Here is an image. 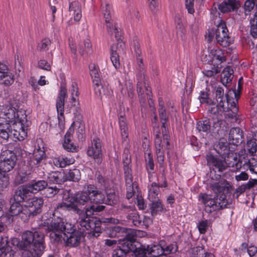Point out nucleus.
<instances>
[{"mask_svg":"<svg viewBox=\"0 0 257 257\" xmlns=\"http://www.w3.org/2000/svg\"><path fill=\"white\" fill-rule=\"evenodd\" d=\"M47 230L52 243L59 244L64 242L69 247L79 245L83 235L71 224L66 223L64 218L58 217L47 222Z\"/></svg>","mask_w":257,"mask_h":257,"instance_id":"obj_1","label":"nucleus"},{"mask_svg":"<svg viewBox=\"0 0 257 257\" xmlns=\"http://www.w3.org/2000/svg\"><path fill=\"white\" fill-rule=\"evenodd\" d=\"M13 241L23 250L22 257H40L45 248L44 234L39 231H26L22 234L21 241L14 239Z\"/></svg>","mask_w":257,"mask_h":257,"instance_id":"obj_2","label":"nucleus"},{"mask_svg":"<svg viewBox=\"0 0 257 257\" xmlns=\"http://www.w3.org/2000/svg\"><path fill=\"white\" fill-rule=\"evenodd\" d=\"M22 122L17 125L11 123H0V138L4 141L8 142L12 139L15 141H21L25 139L27 136V129L23 126Z\"/></svg>","mask_w":257,"mask_h":257,"instance_id":"obj_3","label":"nucleus"},{"mask_svg":"<svg viewBox=\"0 0 257 257\" xmlns=\"http://www.w3.org/2000/svg\"><path fill=\"white\" fill-rule=\"evenodd\" d=\"M75 203L84 205L89 201L96 203L102 201L103 198L102 192L98 190L94 185H87L84 187V190L81 193L77 194L75 196H72Z\"/></svg>","mask_w":257,"mask_h":257,"instance_id":"obj_4","label":"nucleus"},{"mask_svg":"<svg viewBox=\"0 0 257 257\" xmlns=\"http://www.w3.org/2000/svg\"><path fill=\"white\" fill-rule=\"evenodd\" d=\"M1 114L6 119V123L17 125L19 122H23L25 128L28 125L25 110H19L15 107L7 106L2 109Z\"/></svg>","mask_w":257,"mask_h":257,"instance_id":"obj_5","label":"nucleus"},{"mask_svg":"<svg viewBox=\"0 0 257 257\" xmlns=\"http://www.w3.org/2000/svg\"><path fill=\"white\" fill-rule=\"evenodd\" d=\"M199 197L204 205L205 211L208 213L222 209L227 206V201L223 194H222L219 199L212 198L210 195L205 193L200 194Z\"/></svg>","mask_w":257,"mask_h":257,"instance_id":"obj_6","label":"nucleus"},{"mask_svg":"<svg viewBox=\"0 0 257 257\" xmlns=\"http://www.w3.org/2000/svg\"><path fill=\"white\" fill-rule=\"evenodd\" d=\"M78 224L80 229L82 230H90L88 237L89 238L97 237L101 233L100 222L96 219L86 217L84 216L79 215Z\"/></svg>","mask_w":257,"mask_h":257,"instance_id":"obj_7","label":"nucleus"},{"mask_svg":"<svg viewBox=\"0 0 257 257\" xmlns=\"http://www.w3.org/2000/svg\"><path fill=\"white\" fill-rule=\"evenodd\" d=\"M224 160H221L212 154L209 153L206 155V160L207 164L209 167L215 171H217L219 172H222L225 170L227 167H234V165L237 166V162L232 160L223 158Z\"/></svg>","mask_w":257,"mask_h":257,"instance_id":"obj_8","label":"nucleus"},{"mask_svg":"<svg viewBox=\"0 0 257 257\" xmlns=\"http://www.w3.org/2000/svg\"><path fill=\"white\" fill-rule=\"evenodd\" d=\"M59 210L73 211L77 214H80L81 213L80 209L78 208L77 204L75 203L74 200L73 199L72 196H69L67 198H64L61 202L57 204L53 213L52 220H53L55 218H57L58 217L63 218L62 215H58V213Z\"/></svg>","mask_w":257,"mask_h":257,"instance_id":"obj_9","label":"nucleus"},{"mask_svg":"<svg viewBox=\"0 0 257 257\" xmlns=\"http://www.w3.org/2000/svg\"><path fill=\"white\" fill-rule=\"evenodd\" d=\"M44 201L42 198L33 197L29 199L25 205L24 210L25 218L28 217V219L30 216H34L40 213L42 211V207L43 205Z\"/></svg>","mask_w":257,"mask_h":257,"instance_id":"obj_10","label":"nucleus"},{"mask_svg":"<svg viewBox=\"0 0 257 257\" xmlns=\"http://www.w3.org/2000/svg\"><path fill=\"white\" fill-rule=\"evenodd\" d=\"M1 158L0 172H9L14 169L17 160L15 153L6 150L2 153Z\"/></svg>","mask_w":257,"mask_h":257,"instance_id":"obj_11","label":"nucleus"},{"mask_svg":"<svg viewBox=\"0 0 257 257\" xmlns=\"http://www.w3.org/2000/svg\"><path fill=\"white\" fill-rule=\"evenodd\" d=\"M228 33V30L224 22H221L217 25L215 35V39L218 44L226 47L231 43L232 40Z\"/></svg>","mask_w":257,"mask_h":257,"instance_id":"obj_12","label":"nucleus"},{"mask_svg":"<svg viewBox=\"0 0 257 257\" xmlns=\"http://www.w3.org/2000/svg\"><path fill=\"white\" fill-rule=\"evenodd\" d=\"M89 69L95 94L99 97H101L102 94L107 95L108 94L105 91L102 86L98 69L94 64L91 65L89 66Z\"/></svg>","mask_w":257,"mask_h":257,"instance_id":"obj_13","label":"nucleus"},{"mask_svg":"<svg viewBox=\"0 0 257 257\" xmlns=\"http://www.w3.org/2000/svg\"><path fill=\"white\" fill-rule=\"evenodd\" d=\"M229 143L224 138L220 139L218 143L214 146V149L222 158H226L237 162V158L229 148Z\"/></svg>","mask_w":257,"mask_h":257,"instance_id":"obj_14","label":"nucleus"},{"mask_svg":"<svg viewBox=\"0 0 257 257\" xmlns=\"http://www.w3.org/2000/svg\"><path fill=\"white\" fill-rule=\"evenodd\" d=\"M229 143L224 138L220 139L218 143L214 146V149L222 158H226L237 162V158L229 148Z\"/></svg>","mask_w":257,"mask_h":257,"instance_id":"obj_15","label":"nucleus"},{"mask_svg":"<svg viewBox=\"0 0 257 257\" xmlns=\"http://www.w3.org/2000/svg\"><path fill=\"white\" fill-rule=\"evenodd\" d=\"M136 238V232L134 230L132 232H130L129 234H126L122 239L118 240V249H121L126 254L130 251H132L134 249V243Z\"/></svg>","mask_w":257,"mask_h":257,"instance_id":"obj_16","label":"nucleus"},{"mask_svg":"<svg viewBox=\"0 0 257 257\" xmlns=\"http://www.w3.org/2000/svg\"><path fill=\"white\" fill-rule=\"evenodd\" d=\"M67 96V91L66 87L61 86L60 90L59 92L58 96L56 100V108L58 113V118L59 123L63 124L64 119V111L65 99Z\"/></svg>","mask_w":257,"mask_h":257,"instance_id":"obj_17","label":"nucleus"},{"mask_svg":"<svg viewBox=\"0 0 257 257\" xmlns=\"http://www.w3.org/2000/svg\"><path fill=\"white\" fill-rule=\"evenodd\" d=\"M87 154L89 156L92 157L96 160L97 164H100L101 163V146L99 139L97 138L93 140L91 146L88 149Z\"/></svg>","mask_w":257,"mask_h":257,"instance_id":"obj_18","label":"nucleus"},{"mask_svg":"<svg viewBox=\"0 0 257 257\" xmlns=\"http://www.w3.org/2000/svg\"><path fill=\"white\" fill-rule=\"evenodd\" d=\"M30 193H32L27 184L22 185L16 190L13 197L10 199V203L12 201L23 202L27 199Z\"/></svg>","mask_w":257,"mask_h":257,"instance_id":"obj_19","label":"nucleus"},{"mask_svg":"<svg viewBox=\"0 0 257 257\" xmlns=\"http://www.w3.org/2000/svg\"><path fill=\"white\" fill-rule=\"evenodd\" d=\"M160 133L156 131L155 138V144L156 149V155L158 163L162 165L164 163V155L163 144L160 136Z\"/></svg>","mask_w":257,"mask_h":257,"instance_id":"obj_20","label":"nucleus"},{"mask_svg":"<svg viewBox=\"0 0 257 257\" xmlns=\"http://www.w3.org/2000/svg\"><path fill=\"white\" fill-rule=\"evenodd\" d=\"M240 7L239 1L227 0L219 5L218 8L222 13H228L237 10Z\"/></svg>","mask_w":257,"mask_h":257,"instance_id":"obj_21","label":"nucleus"},{"mask_svg":"<svg viewBox=\"0 0 257 257\" xmlns=\"http://www.w3.org/2000/svg\"><path fill=\"white\" fill-rule=\"evenodd\" d=\"M229 143L237 145L243 141L242 132L239 127H232L229 133Z\"/></svg>","mask_w":257,"mask_h":257,"instance_id":"obj_22","label":"nucleus"},{"mask_svg":"<svg viewBox=\"0 0 257 257\" xmlns=\"http://www.w3.org/2000/svg\"><path fill=\"white\" fill-rule=\"evenodd\" d=\"M11 206L10 208V212L11 215L13 216H19L24 221H26L28 220V217L27 216L25 218L24 210L25 208V206H22L20 204V202L17 201H12L11 203Z\"/></svg>","mask_w":257,"mask_h":257,"instance_id":"obj_23","label":"nucleus"},{"mask_svg":"<svg viewBox=\"0 0 257 257\" xmlns=\"http://www.w3.org/2000/svg\"><path fill=\"white\" fill-rule=\"evenodd\" d=\"M27 185L31 193L35 194L46 188L48 186V182L44 180H33Z\"/></svg>","mask_w":257,"mask_h":257,"instance_id":"obj_24","label":"nucleus"},{"mask_svg":"<svg viewBox=\"0 0 257 257\" xmlns=\"http://www.w3.org/2000/svg\"><path fill=\"white\" fill-rule=\"evenodd\" d=\"M69 12L70 15L73 16L75 21H80L82 17L81 8L78 2L75 1L70 4Z\"/></svg>","mask_w":257,"mask_h":257,"instance_id":"obj_25","label":"nucleus"},{"mask_svg":"<svg viewBox=\"0 0 257 257\" xmlns=\"http://www.w3.org/2000/svg\"><path fill=\"white\" fill-rule=\"evenodd\" d=\"M133 230L130 228L116 226L112 227L110 230V236L112 237H124Z\"/></svg>","mask_w":257,"mask_h":257,"instance_id":"obj_26","label":"nucleus"},{"mask_svg":"<svg viewBox=\"0 0 257 257\" xmlns=\"http://www.w3.org/2000/svg\"><path fill=\"white\" fill-rule=\"evenodd\" d=\"M233 70L230 66H227L223 69L221 73V81L225 86L231 83L233 78Z\"/></svg>","mask_w":257,"mask_h":257,"instance_id":"obj_27","label":"nucleus"},{"mask_svg":"<svg viewBox=\"0 0 257 257\" xmlns=\"http://www.w3.org/2000/svg\"><path fill=\"white\" fill-rule=\"evenodd\" d=\"M159 115L160 121L162 124V127L166 130V123L169 119V116L164 107V103L161 98L159 99Z\"/></svg>","mask_w":257,"mask_h":257,"instance_id":"obj_28","label":"nucleus"},{"mask_svg":"<svg viewBox=\"0 0 257 257\" xmlns=\"http://www.w3.org/2000/svg\"><path fill=\"white\" fill-rule=\"evenodd\" d=\"M167 183L166 182L160 186L158 185L156 183L153 182L151 186L149 188L148 199L150 201H154L158 200V194L160 192V187H166Z\"/></svg>","mask_w":257,"mask_h":257,"instance_id":"obj_29","label":"nucleus"},{"mask_svg":"<svg viewBox=\"0 0 257 257\" xmlns=\"http://www.w3.org/2000/svg\"><path fill=\"white\" fill-rule=\"evenodd\" d=\"M54 165L56 167L64 168L74 163V159L72 158H68L63 156L55 157L53 160Z\"/></svg>","mask_w":257,"mask_h":257,"instance_id":"obj_30","label":"nucleus"},{"mask_svg":"<svg viewBox=\"0 0 257 257\" xmlns=\"http://www.w3.org/2000/svg\"><path fill=\"white\" fill-rule=\"evenodd\" d=\"M49 183L62 184L64 182L63 172L54 171L50 172L47 176Z\"/></svg>","mask_w":257,"mask_h":257,"instance_id":"obj_31","label":"nucleus"},{"mask_svg":"<svg viewBox=\"0 0 257 257\" xmlns=\"http://www.w3.org/2000/svg\"><path fill=\"white\" fill-rule=\"evenodd\" d=\"M73 132L74 128L71 126L69 128L65 136L64 142L63 144V146L65 149L68 151H73L76 149V147L71 143V139L72 138V135Z\"/></svg>","mask_w":257,"mask_h":257,"instance_id":"obj_32","label":"nucleus"},{"mask_svg":"<svg viewBox=\"0 0 257 257\" xmlns=\"http://www.w3.org/2000/svg\"><path fill=\"white\" fill-rule=\"evenodd\" d=\"M64 182L67 181L78 182L80 179V172L79 170L74 169L63 172Z\"/></svg>","mask_w":257,"mask_h":257,"instance_id":"obj_33","label":"nucleus"},{"mask_svg":"<svg viewBox=\"0 0 257 257\" xmlns=\"http://www.w3.org/2000/svg\"><path fill=\"white\" fill-rule=\"evenodd\" d=\"M147 246H149V247H147L148 254L151 256L157 257L164 253L162 243L160 245H147Z\"/></svg>","mask_w":257,"mask_h":257,"instance_id":"obj_34","label":"nucleus"},{"mask_svg":"<svg viewBox=\"0 0 257 257\" xmlns=\"http://www.w3.org/2000/svg\"><path fill=\"white\" fill-rule=\"evenodd\" d=\"M105 24L108 33L111 35L114 34L116 40L118 41L120 35L117 29V24L112 19L108 20V22H105Z\"/></svg>","mask_w":257,"mask_h":257,"instance_id":"obj_35","label":"nucleus"},{"mask_svg":"<svg viewBox=\"0 0 257 257\" xmlns=\"http://www.w3.org/2000/svg\"><path fill=\"white\" fill-rule=\"evenodd\" d=\"M14 75L10 70L0 75V84L4 85L6 86L11 85L14 83Z\"/></svg>","mask_w":257,"mask_h":257,"instance_id":"obj_36","label":"nucleus"},{"mask_svg":"<svg viewBox=\"0 0 257 257\" xmlns=\"http://www.w3.org/2000/svg\"><path fill=\"white\" fill-rule=\"evenodd\" d=\"M118 123L122 138L124 140L128 136V126L126 119L124 115H121L119 116Z\"/></svg>","mask_w":257,"mask_h":257,"instance_id":"obj_37","label":"nucleus"},{"mask_svg":"<svg viewBox=\"0 0 257 257\" xmlns=\"http://www.w3.org/2000/svg\"><path fill=\"white\" fill-rule=\"evenodd\" d=\"M211 106H209L208 108V111L216 117H220L221 116L223 112L225 111V107L223 104L218 103L215 105L214 103L211 104Z\"/></svg>","mask_w":257,"mask_h":257,"instance_id":"obj_38","label":"nucleus"},{"mask_svg":"<svg viewBox=\"0 0 257 257\" xmlns=\"http://www.w3.org/2000/svg\"><path fill=\"white\" fill-rule=\"evenodd\" d=\"M212 121L209 119L200 120L197 122L196 128L199 132L208 133L211 129Z\"/></svg>","mask_w":257,"mask_h":257,"instance_id":"obj_39","label":"nucleus"},{"mask_svg":"<svg viewBox=\"0 0 257 257\" xmlns=\"http://www.w3.org/2000/svg\"><path fill=\"white\" fill-rule=\"evenodd\" d=\"M209 56L213 59L217 60L221 64L225 61L224 54L222 50L220 49H212L209 50Z\"/></svg>","mask_w":257,"mask_h":257,"instance_id":"obj_40","label":"nucleus"},{"mask_svg":"<svg viewBox=\"0 0 257 257\" xmlns=\"http://www.w3.org/2000/svg\"><path fill=\"white\" fill-rule=\"evenodd\" d=\"M46 154L44 148L40 147L34 150L33 153V160L35 165H39L46 159Z\"/></svg>","mask_w":257,"mask_h":257,"instance_id":"obj_41","label":"nucleus"},{"mask_svg":"<svg viewBox=\"0 0 257 257\" xmlns=\"http://www.w3.org/2000/svg\"><path fill=\"white\" fill-rule=\"evenodd\" d=\"M229 95H230L228 92L226 94L225 97H224V90L222 87H218L215 90V97L216 100L218 103L223 104L225 100H227L228 103L230 102V99Z\"/></svg>","mask_w":257,"mask_h":257,"instance_id":"obj_42","label":"nucleus"},{"mask_svg":"<svg viewBox=\"0 0 257 257\" xmlns=\"http://www.w3.org/2000/svg\"><path fill=\"white\" fill-rule=\"evenodd\" d=\"M147 247L149 246L146 245L139 244L138 246L135 245L134 249L132 251L135 257H146L148 254Z\"/></svg>","mask_w":257,"mask_h":257,"instance_id":"obj_43","label":"nucleus"},{"mask_svg":"<svg viewBox=\"0 0 257 257\" xmlns=\"http://www.w3.org/2000/svg\"><path fill=\"white\" fill-rule=\"evenodd\" d=\"M117 48L116 46L113 45L111 46V61L113 64L114 67L117 69L120 66L119 59L118 54L117 52Z\"/></svg>","mask_w":257,"mask_h":257,"instance_id":"obj_44","label":"nucleus"},{"mask_svg":"<svg viewBox=\"0 0 257 257\" xmlns=\"http://www.w3.org/2000/svg\"><path fill=\"white\" fill-rule=\"evenodd\" d=\"M150 201L152 202L150 208L152 215H156L163 210V204L159 199Z\"/></svg>","mask_w":257,"mask_h":257,"instance_id":"obj_45","label":"nucleus"},{"mask_svg":"<svg viewBox=\"0 0 257 257\" xmlns=\"http://www.w3.org/2000/svg\"><path fill=\"white\" fill-rule=\"evenodd\" d=\"M106 198H105L102 193L103 197L102 202L99 203H105L109 205H113L116 202V195L113 191L110 190L109 192L106 191Z\"/></svg>","mask_w":257,"mask_h":257,"instance_id":"obj_46","label":"nucleus"},{"mask_svg":"<svg viewBox=\"0 0 257 257\" xmlns=\"http://www.w3.org/2000/svg\"><path fill=\"white\" fill-rule=\"evenodd\" d=\"M102 12L103 15L105 22H108V20H111L112 10L109 3L105 2L102 4Z\"/></svg>","mask_w":257,"mask_h":257,"instance_id":"obj_47","label":"nucleus"},{"mask_svg":"<svg viewBox=\"0 0 257 257\" xmlns=\"http://www.w3.org/2000/svg\"><path fill=\"white\" fill-rule=\"evenodd\" d=\"M244 166L247 167L250 172L257 174V161L254 157H251L244 161Z\"/></svg>","mask_w":257,"mask_h":257,"instance_id":"obj_48","label":"nucleus"},{"mask_svg":"<svg viewBox=\"0 0 257 257\" xmlns=\"http://www.w3.org/2000/svg\"><path fill=\"white\" fill-rule=\"evenodd\" d=\"M189 253L191 257H203L205 249L202 246L193 247L189 250Z\"/></svg>","mask_w":257,"mask_h":257,"instance_id":"obj_49","label":"nucleus"},{"mask_svg":"<svg viewBox=\"0 0 257 257\" xmlns=\"http://www.w3.org/2000/svg\"><path fill=\"white\" fill-rule=\"evenodd\" d=\"M246 150L251 156H254L256 154L257 144L254 140H250L247 141L246 146Z\"/></svg>","mask_w":257,"mask_h":257,"instance_id":"obj_50","label":"nucleus"},{"mask_svg":"<svg viewBox=\"0 0 257 257\" xmlns=\"http://www.w3.org/2000/svg\"><path fill=\"white\" fill-rule=\"evenodd\" d=\"M91 44L89 39L85 40L82 44L80 45L79 50L81 55H84L90 52Z\"/></svg>","mask_w":257,"mask_h":257,"instance_id":"obj_51","label":"nucleus"},{"mask_svg":"<svg viewBox=\"0 0 257 257\" xmlns=\"http://www.w3.org/2000/svg\"><path fill=\"white\" fill-rule=\"evenodd\" d=\"M10 185L9 177L8 175L0 173V191H5Z\"/></svg>","mask_w":257,"mask_h":257,"instance_id":"obj_52","label":"nucleus"},{"mask_svg":"<svg viewBox=\"0 0 257 257\" xmlns=\"http://www.w3.org/2000/svg\"><path fill=\"white\" fill-rule=\"evenodd\" d=\"M221 71V67L214 66L211 67V69L205 70L203 71V73L205 76L208 78H214L215 75L219 73Z\"/></svg>","mask_w":257,"mask_h":257,"instance_id":"obj_53","label":"nucleus"},{"mask_svg":"<svg viewBox=\"0 0 257 257\" xmlns=\"http://www.w3.org/2000/svg\"><path fill=\"white\" fill-rule=\"evenodd\" d=\"M127 218L129 220H131L132 223L135 226L140 227L144 224V222L138 214L134 213L128 215Z\"/></svg>","mask_w":257,"mask_h":257,"instance_id":"obj_54","label":"nucleus"},{"mask_svg":"<svg viewBox=\"0 0 257 257\" xmlns=\"http://www.w3.org/2000/svg\"><path fill=\"white\" fill-rule=\"evenodd\" d=\"M29 180V176L26 173L20 172L16 176L15 183L16 185L23 184Z\"/></svg>","mask_w":257,"mask_h":257,"instance_id":"obj_55","label":"nucleus"},{"mask_svg":"<svg viewBox=\"0 0 257 257\" xmlns=\"http://www.w3.org/2000/svg\"><path fill=\"white\" fill-rule=\"evenodd\" d=\"M51 44L50 40L49 39H44L38 44V49L40 52H46L49 49V47Z\"/></svg>","mask_w":257,"mask_h":257,"instance_id":"obj_56","label":"nucleus"},{"mask_svg":"<svg viewBox=\"0 0 257 257\" xmlns=\"http://www.w3.org/2000/svg\"><path fill=\"white\" fill-rule=\"evenodd\" d=\"M211 224V221L209 220H203L200 221L197 226L200 233H205L208 227Z\"/></svg>","mask_w":257,"mask_h":257,"instance_id":"obj_57","label":"nucleus"},{"mask_svg":"<svg viewBox=\"0 0 257 257\" xmlns=\"http://www.w3.org/2000/svg\"><path fill=\"white\" fill-rule=\"evenodd\" d=\"M175 24L177 31L181 34L183 33L185 30V25L183 19L179 16H176L175 18Z\"/></svg>","mask_w":257,"mask_h":257,"instance_id":"obj_58","label":"nucleus"},{"mask_svg":"<svg viewBox=\"0 0 257 257\" xmlns=\"http://www.w3.org/2000/svg\"><path fill=\"white\" fill-rule=\"evenodd\" d=\"M0 257H14V251L10 247L0 248Z\"/></svg>","mask_w":257,"mask_h":257,"instance_id":"obj_59","label":"nucleus"},{"mask_svg":"<svg viewBox=\"0 0 257 257\" xmlns=\"http://www.w3.org/2000/svg\"><path fill=\"white\" fill-rule=\"evenodd\" d=\"M254 0H246L244 4V14L246 16L249 15L250 12L254 7Z\"/></svg>","mask_w":257,"mask_h":257,"instance_id":"obj_60","label":"nucleus"},{"mask_svg":"<svg viewBox=\"0 0 257 257\" xmlns=\"http://www.w3.org/2000/svg\"><path fill=\"white\" fill-rule=\"evenodd\" d=\"M209 187L214 192L217 193L222 191L225 186L222 182L219 181L210 184Z\"/></svg>","mask_w":257,"mask_h":257,"instance_id":"obj_61","label":"nucleus"},{"mask_svg":"<svg viewBox=\"0 0 257 257\" xmlns=\"http://www.w3.org/2000/svg\"><path fill=\"white\" fill-rule=\"evenodd\" d=\"M81 213L78 214L79 215L84 216L86 217L91 218V216L95 214L94 210V205L87 207L85 209V211L80 209Z\"/></svg>","mask_w":257,"mask_h":257,"instance_id":"obj_62","label":"nucleus"},{"mask_svg":"<svg viewBox=\"0 0 257 257\" xmlns=\"http://www.w3.org/2000/svg\"><path fill=\"white\" fill-rule=\"evenodd\" d=\"M163 248L164 250V254L173 253L177 251L178 247L176 243L170 244L166 246L163 245Z\"/></svg>","mask_w":257,"mask_h":257,"instance_id":"obj_63","label":"nucleus"},{"mask_svg":"<svg viewBox=\"0 0 257 257\" xmlns=\"http://www.w3.org/2000/svg\"><path fill=\"white\" fill-rule=\"evenodd\" d=\"M60 189L55 186L54 187H49L47 188L46 191V195L47 197H52L57 194Z\"/></svg>","mask_w":257,"mask_h":257,"instance_id":"obj_64","label":"nucleus"}]
</instances>
